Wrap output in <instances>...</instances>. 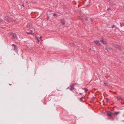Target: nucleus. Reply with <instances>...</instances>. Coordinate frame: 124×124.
Returning <instances> with one entry per match:
<instances>
[{
	"label": "nucleus",
	"mask_w": 124,
	"mask_h": 124,
	"mask_svg": "<svg viewBox=\"0 0 124 124\" xmlns=\"http://www.w3.org/2000/svg\"><path fill=\"white\" fill-rule=\"evenodd\" d=\"M10 36L12 38L14 39H18V37L14 33H12L10 35Z\"/></svg>",
	"instance_id": "1"
},
{
	"label": "nucleus",
	"mask_w": 124,
	"mask_h": 124,
	"mask_svg": "<svg viewBox=\"0 0 124 124\" xmlns=\"http://www.w3.org/2000/svg\"><path fill=\"white\" fill-rule=\"evenodd\" d=\"M107 115L110 117H114L113 113L111 112L110 111H108L107 112Z\"/></svg>",
	"instance_id": "2"
},
{
	"label": "nucleus",
	"mask_w": 124,
	"mask_h": 124,
	"mask_svg": "<svg viewBox=\"0 0 124 124\" xmlns=\"http://www.w3.org/2000/svg\"><path fill=\"white\" fill-rule=\"evenodd\" d=\"M12 46H13L14 47L13 50L16 52H17L18 48L17 46L14 44H12Z\"/></svg>",
	"instance_id": "3"
},
{
	"label": "nucleus",
	"mask_w": 124,
	"mask_h": 124,
	"mask_svg": "<svg viewBox=\"0 0 124 124\" xmlns=\"http://www.w3.org/2000/svg\"><path fill=\"white\" fill-rule=\"evenodd\" d=\"M4 19L5 20L8 22H10L12 21L10 19V17L8 16L5 17Z\"/></svg>",
	"instance_id": "4"
},
{
	"label": "nucleus",
	"mask_w": 124,
	"mask_h": 124,
	"mask_svg": "<svg viewBox=\"0 0 124 124\" xmlns=\"http://www.w3.org/2000/svg\"><path fill=\"white\" fill-rule=\"evenodd\" d=\"M95 44H96L97 46H101V44L100 43L99 41L98 40H95L94 42Z\"/></svg>",
	"instance_id": "5"
},
{
	"label": "nucleus",
	"mask_w": 124,
	"mask_h": 124,
	"mask_svg": "<svg viewBox=\"0 0 124 124\" xmlns=\"http://www.w3.org/2000/svg\"><path fill=\"white\" fill-rule=\"evenodd\" d=\"M102 39L100 41L104 44H107V42L105 41H104L103 39L102 38Z\"/></svg>",
	"instance_id": "6"
},
{
	"label": "nucleus",
	"mask_w": 124,
	"mask_h": 124,
	"mask_svg": "<svg viewBox=\"0 0 124 124\" xmlns=\"http://www.w3.org/2000/svg\"><path fill=\"white\" fill-rule=\"evenodd\" d=\"M61 23L62 25H63L65 24V19H62L61 20Z\"/></svg>",
	"instance_id": "7"
},
{
	"label": "nucleus",
	"mask_w": 124,
	"mask_h": 124,
	"mask_svg": "<svg viewBox=\"0 0 124 124\" xmlns=\"http://www.w3.org/2000/svg\"><path fill=\"white\" fill-rule=\"evenodd\" d=\"M80 101L82 102H84L85 101V99L84 97H83L80 98Z\"/></svg>",
	"instance_id": "8"
},
{
	"label": "nucleus",
	"mask_w": 124,
	"mask_h": 124,
	"mask_svg": "<svg viewBox=\"0 0 124 124\" xmlns=\"http://www.w3.org/2000/svg\"><path fill=\"white\" fill-rule=\"evenodd\" d=\"M105 49L107 50L108 52H109L110 50H111V49H112V48H109L107 47H106L105 48Z\"/></svg>",
	"instance_id": "9"
},
{
	"label": "nucleus",
	"mask_w": 124,
	"mask_h": 124,
	"mask_svg": "<svg viewBox=\"0 0 124 124\" xmlns=\"http://www.w3.org/2000/svg\"><path fill=\"white\" fill-rule=\"evenodd\" d=\"M68 88H69L70 90H71L73 89H74V88L72 86H70V87H68V88H67V89H68Z\"/></svg>",
	"instance_id": "10"
},
{
	"label": "nucleus",
	"mask_w": 124,
	"mask_h": 124,
	"mask_svg": "<svg viewBox=\"0 0 124 124\" xmlns=\"http://www.w3.org/2000/svg\"><path fill=\"white\" fill-rule=\"evenodd\" d=\"M119 113H120V112H115V113H113V114L114 115V117H115L116 116V115L118 114H119Z\"/></svg>",
	"instance_id": "11"
},
{
	"label": "nucleus",
	"mask_w": 124,
	"mask_h": 124,
	"mask_svg": "<svg viewBox=\"0 0 124 124\" xmlns=\"http://www.w3.org/2000/svg\"><path fill=\"white\" fill-rule=\"evenodd\" d=\"M95 98H96L95 97H93L91 99L92 100H91V102H93Z\"/></svg>",
	"instance_id": "12"
},
{
	"label": "nucleus",
	"mask_w": 124,
	"mask_h": 124,
	"mask_svg": "<svg viewBox=\"0 0 124 124\" xmlns=\"http://www.w3.org/2000/svg\"><path fill=\"white\" fill-rule=\"evenodd\" d=\"M121 98V97H120V96H118L117 97V100L118 101V100H119Z\"/></svg>",
	"instance_id": "13"
},
{
	"label": "nucleus",
	"mask_w": 124,
	"mask_h": 124,
	"mask_svg": "<svg viewBox=\"0 0 124 124\" xmlns=\"http://www.w3.org/2000/svg\"><path fill=\"white\" fill-rule=\"evenodd\" d=\"M120 26L121 27H122V26H124V23H120Z\"/></svg>",
	"instance_id": "14"
},
{
	"label": "nucleus",
	"mask_w": 124,
	"mask_h": 124,
	"mask_svg": "<svg viewBox=\"0 0 124 124\" xmlns=\"http://www.w3.org/2000/svg\"><path fill=\"white\" fill-rule=\"evenodd\" d=\"M76 83L74 84L72 83L70 86L73 87L76 85Z\"/></svg>",
	"instance_id": "15"
},
{
	"label": "nucleus",
	"mask_w": 124,
	"mask_h": 124,
	"mask_svg": "<svg viewBox=\"0 0 124 124\" xmlns=\"http://www.w3.org/2000/svg\"><path fill=\"white\" fill-rule=\"evenodd\" d=\"M84 90L85 92H86L88 91V89L87 88H85L84 89Z\"/></svg>",
	"instance_id": "16"
},
{
	"label": "nucleus",
	"mask_w": 124,
	"mask_h": 124,
	"mask_svg": "<svg viewBox=\"0 0 124 124\" xmlns=\"http://www.w3.org/2000/svg\"><path fill=\"white\" fill-rule=\"evenodd\" d=\"M119 45H118L117 44H116V45H115V47L116 48H117L118 47H119Z\"/></svg>",
	"instance_id": "17"
},
{
	"label": "nucleus",
	"mask_w": 124,
	"mask_h": 124,
	"mask_svg": "<svg viewBox=\"0 0 124 124\" xmlns=\"http://www.w3.org/2000/svg\"><path fill=\"white\" fill-rule=\"evenodd\" d=\"M117 47V48H118L119 50L120 51H121V50L122 49L121 47L120 46H119V47Z\"/></svg>",
	"instance_id": "18"
},
{
	"label": "nucleus",
	"mask_w": 124,
	"mask_h": 124,
	"mask_svg": "<svg viewBox=\"0 0 124 124\" xmlns=\"http://www.w3.org/2000/svg\"><path fill=\"white\" fill-rule=\"evenodd\" d=\"M107 10L109 11H111V9L110 8H108L107 9Z\"/></svg>",
	"instance_id": "19"
},
{
	"label": "nucleus",
	"mask_w": 124,
	"mask_h": 124,
	"mask_svg": "<svg viewBox=\"0 0 124 124\" xmlns=\"http://www.w3.org/2000/svg\"><path fill=\"white\" fill-rule=\"evenodd\" d=\"M26 33L28 35L31 34V32H26Z\"/></svg>",
	"instance_id": "20"
},
{
	"label": "nucleus",
	"mask_w": 124,
	"mask_h": 124,
	"mask_svg": "<svg viewBox=\"0 0 124 124\" xmlns=\"http://www.w3.org/2000/svg\"><path fill=\"white\" fill-rule=\"evenodd\" d=\"M57 15V14H56L55 13H54V14L53 16H56Z\"/></svg>",
	"instance_id": "21"
},
{
	"label": "nucleus",
	"mask_w": 124,
	"mask_h": 124,
	"mask_svg": "<svg viewBox=\"0 0 124 124\" xmlns=\"http://www.w3.org/2000/svg\"><path fill=\"white\" fill-rule=\"evenodd\" d=\"M85 20L86 21H87V20H88V18H87V17H85Z\"/></svg>",
	"instance_id": "22"
},
{
	"label": "nucleus",
	"mask_w": 124,
	"mask_h": 124,
	"mask_svg": "<svg viewBox=\"0 0 124 124\" xmlns=\"http://www.w3.org/2000/svg\"><path fill=\"white\" fill-rule=\"evenodd\" d=\"M115 26L114 25H113L112 26H111L112 28H113L114 27H115Z\"/></svg>",
	"instance_id": "23"
},
{
	"label": "nucleus",
	"mask_w": 124,
	"mask_h": 124,
	"mask_svg": "<svg viewBox=\"0 0 124 124\" xmlns=\"http://www.w3.org/2000/svg\"><path fill=\"white\" fill-rule=\"evenodd\" d=\"M90 6V5L89 4H88L86 6V7H89Z\"/></svg>",
	"instance_id": "24"
},
{
	"label": "nucleus",
	"mask_w": 124,
	"mask_h": 124,
	"mask_svg": "<svg viewBox=\"0 0 124 124\" xmlns=\"http://www.w3.org/2000/svg\"><path fill=\"white\" fill-rule=\"evenodd\" d=\"M110 119H111V120H114V118L113 117H110Z\"/></svg>",
	"instance_id": "25"
},
{
	"label": "nucleus",
	"mask_w": 124,
	"mask_h": 124,
	"mask_svg": "<svg viewBox=\"0 0 124 124\" xmlns=\"http://www.w3.org/2000/svg\"><path fill=\"white\" fill-rule=\"evenodd\" d=\"M106 101V102H108V99H107Z\"/></svg>",
	"instance_id": "26"
},
{
	"label": "nucleus",
	"mask_w": 124,
	"mask_h": 124,
	"mask_svg": "<svg viewBox=\"0 0 124 124\" xmlns=\"http://www.w3.org/2000/svg\"><path fill=\"white\" fill-rule=\"evenodd\" d=\"M48 12H52V10H49L48 11Z\"/></svg>",
	"instance_id": "27"
},
{
	"label": "nucleus",
	"mask_w": 124,
	"mask_h": 124,
	"mask_svg": "<svg viewBox=\"0 0 124 124\" xmlns=\"http://www.w3.org/2000/svg\"><path fill=\"white\" fill-rule=\"evenodd\" d=\"M3 21L1 19H0V22H3Z\"/></svg>",
	"instance_id": "28"
},
{
	"label": "nucleus",
	"mask_w": 124,
	"mask_h": 124,
	"mask_svg": "<svg viewBox=\"0 0 124 124\" xmlns=\"http://www.w3.org/2000/svg\"><path fill=\"white\" fill-rule=\"evenodd\" d=\"M30 25H27V27L28 28V27H30Z\"/></svg>",
	"instance_id": "29"
},
{
	"label": "nucleus",
	"mask_w": 124,
	"mask_h": 124,
	"mask_svg": "<svg viewBox=\"0 0 124 124\" xmlns=\"http://www.w3.org/2000/svg\"><path fill=\"white\" fill-rule=\"evenodd\" d=\"M93 20L92 19H91V22H92L93 21Z\"/></svg>",
	"instance_id": "30"
},
{
	"label": "nucleus",
	"mask_w": 124,
	"mask_h": 124,
	"mask_svg": "<svg viewBox=\"0 0 124 124\" xmlns=\"http://www.w3.org/2000/svg\"><path fill=\"white\" fill-rule=\"evenodd\" d=\"M30 31L31 32V33L33 32V31L31 30H30Z\"/></svg>",
	"instance_id": "31"
},
{
	"label": "nucleus",
	"mask_w": 124,
	"mask_h": 124,
	"mask_svg": "<svg viewBox=\"0 0 124 124\" xmlns=\"http://www.w3.org/2000/svg\"><path fill=\"white\" fill-rule=\"evenodd\" d=\"M41 39H42V37H41H41H40V38H39V39H40L41 40Z\"/></svg>",
	"instance_id": "32"
},
{
	"label": "nucleus",
	"mask_w": 124,
	"mask_h": 124,
	"mask_svg": "<svg viewBox=\"0 0 124 124\" xmlns=\"http://www.w3.org/2000/svg\"><path fill=\"white\" fill-rule=\"evenodd\" d=\"M104 84H107V83H106V82H104Z\"/></svg>",
	"instance_id": "33"
},
{
	"label": "nucleus",
	"mask_w": 124,
	"mask_h": 124,
	"mask_svg": "<svg viewBox=\"0 0 124 124\" xmlns=\"http://www.w3.org/2000/svg\"><path fill=\"white\" fill-rule=\"evenodd\" d=\"M26 3H28V1H26Z\"/></svg>",
	"instance_id": "34"
},
{
	"label": "nucleus",
	"mask_w": 124,
	"mask_h": 124,
	"mask_svg": "<svg viewBox=\"0 0 124 124\" xmlns=\"http://www.w3.org/2000/svg\"><path fill=\"white\" fill-rule=\"evenodd\" d=\"M22 6L23 7H24V5L23 4H22Z\"/></svg>",
	"instance_id": "35"
},
{
	"label": "nucleus",
	"mask_w": 124,
	"mask_h": 124,
	"mask_svg": "<svg viewBox=\"0 0 124 124\" xmlns=\"http://www.w3.org/2000/svg\"><path fill=\"white\" fill-rule=\"evenodd\" d=\"M122 9L124 10V7H123L122 8Z\"/></svg>",
	"instance_id": "36"
},
{
	"label": "nucleus",
	"mask_w": 124,
	"mask_h": 124,
	"mask_svg": "<svg viewBox=\"0 0 124 124\" xmlns=\"http://www.w3.org/2000/svg\"><path fill=\"white\" fill-rule=\"evenodd\" d=\"M79 94H80V95H82V93H80Z\"/></svg>",
	"instance_id": "37"
},
{
	"label": "nucleus",
	"mask_w": 124,
	"mask_h": 124,
	"mask_svg": "<svg viewBox=\"0 0 124 124\" xmlns=\"http://www.w3.org/2000/svg\"><path fill=\"white\" fill-rule=\"evenodd\" d=\"M9 85H12V84H9Z\"/></svg>",
	"instance_id": "38"
},
{
	"label": "nucleus",
	"mask_w": 124,
	"mask_h": 124,
	"mask_svg": "<svg viewBox=\"0 0 124 124\" xmlns=\"http://www.w3.org/2000/svg\"><path fill=\"white\" fill-rule=\"evenodd\" d=\"M48 19H49V17H47V20H48Z\"/></svg>",
	"instance_id": "39"
},
{
	"label": "nucleus",
	"mask_w": 124,
	"mask_h": 124,
	"mask_svg": "<svg viewBox=\"0 0 124 124\" xmlns=\"http://www.w3.org/2000/svg\"><path fill=\"white\" fill-rule=\"evenodd\" d=\"M103 102H104V101H103Z\"/></svg>",
	"instance_id": "40"
}]
</instances>
